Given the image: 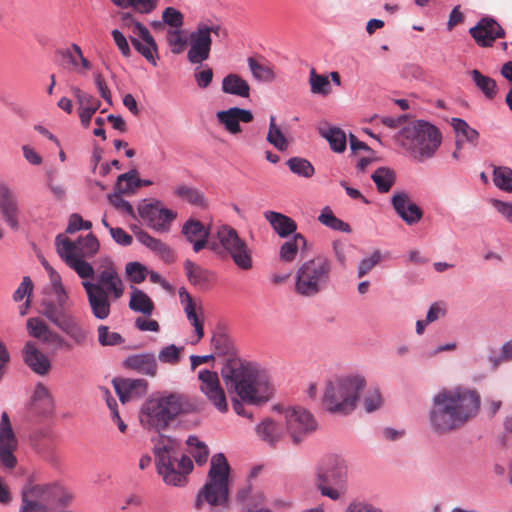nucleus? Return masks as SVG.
Listing matches in <instances>:
<instances>
[{"label": "nucleus", "instance_id": "nucleus-1", "mask_svg": "<svg viewBox=\"0 0 512 512\" xmlns=\"http://www.w3.org/2000/svg\"><path fill=\"white\" fill-rule=\"evenodd\" d=\"M222 377L228 388L233 389L240 400L232 402L234 411L241 416L251 417L243 402L259 405L267 402L273 394L268 376L255 365L240 359L228 358L221 369Z\"/></svg>", "mask_w": 512, "mask_h": 512}, {"label": "nucleus", "instance_id": "nucleus-2", "mask_svg": "<svg viewBox=\"0 0 512 512\" xmlns=\"http://www.w3.org/2000/svg\"><path fill=\"white\" fill-rule=\"evenodd\" d=\"M480 408V395L466 388L444 389L432 399L428 418L431 428L438 434L459 429L474 418Z\"/></svg>", "mask_w": 512, "mask_h": 512}, {"label": "nucleus", "instance_id": "nucleus-3", "mask_svg": "<svg viewBox=\"0 0 512 512\" xmlns=\"http://www.w3.org/2000/svg\"><path fill=\"white\" fill-rule=\"evenodd\" d=\"M92 279H82L92 316L97 320H106L111 314L112 303L125 294V283L118 267L109 256L100 257L94 268Z\"/></svg>", "mask_w": 512, "mask_h": 512}, {"label": "nucleus", "instance_id": "nucleus-4", "mask_svg": "<svg viewBox=\"0 0 512 512\" xmlns=\"http://www.w3.org/2000/svg\"><path fill=\"white\" fill-rule=\"evenodd\" d=\"M200 410V401L193 397L178 392L165 393L148 399L142 405L139 420L143 428L160 432L178 416Z\"/></svg>", "mask_w": 512, "mask_h": 512}, {"label": "nucleus", "instance_id": "nucleus-5", "mask_svg": "<svg viewBox=\"0 0 512 512\" xmlns=\"http://www.w3.org/2000/svg\"><path fill=\"white\" fill-rule=\"evenodd\" d=\"M154 455L157 472L166 484L185 485L193 463L181 453L180 443L175 438L161 434L155 444Z\"/></svg>", "mask_w": 512, "mask_h": 512}, {"label": "nucleus", "instance_id": "nucleus-6", "mask_svg": "<svg viewBox=\"0 0 512 512\" xmlns=\"http://www.w3.org/2000/svg\"><path fill=\"white\" fill-rule=\"evenodd\" d=\"M55 246L59 257L81 279H92L94 277V267L85 260V258L93 257L99 250L100 244L94 234L89 233L76 241L70 240L63 234H58L55 238Z\"/></svg>", "mask_w": 512, "mask_h": 512}, {"label": "nucleus", "instance_id": "nucleus-7", "mask_svg": "<svg viewBox=\"0 0 512 512\" xmlns=\"http://www.w3.org/2000/svg\"><path fill=\"white\" fill-rule=\"evenodd\" d=\"M230 466L223 453L212 456L210 469L204 486L199 490L195 508L201 510L204 502L211 506H227L229 501Z\"/></svg>", "mask_w": 512, "mask_h": 512}, {"label": "nucleus", "instance_id": "nucleus-8", "mask_svg": "<svg viewBox=\"0 0 512 512\" xmlns=\"http://www.w3.org/2000/svg\"><path fill=\"white\" fill-rule=\"evenodd\" d=\"M397 140L412 156L431 158L442 143V134L430 122L416 120L408 123L399 132Z\"/></svg>", "mask_w": 512, "mask_h": 512}, {"label": "nucleus", "instance_id": "nucleus-9", "mask_svg": "<svg viewBox=\"0 0 512 512\" xmlns=\"http://www.w3.org/2000/svg\"><path fill=\"white\" fill-rule=\"evenodd\" d=\"M365 387V380L360 376L339 378L327 384L322 403L331 413L347 415L352 412L360 392Z\"/></svg>", "mask_w": 512, "mask_h": 512}, {"label": "nucleus", "instance_id": "nucleus-10", "mask_svg": "<svg viewBox=\"0 0 512 512\" xmlns=\"http://www.w3.org/2000/svg\"><path fill=\"white\" fill-rule=\"evenodd\" d=\"M332 272L331 261L316 256L304 261L296 270L294 290L302 297H314L327 289Z\"/></svg>", "mask_w": 512, "mask_h": 512}, {"label": "nucleus", "instance_id": "nucleus-11", "mask_svg": "<svg viewBox=\"0 0 512 512\" xmlns=\"http://www.w3.org/2000/svg\"><path fill=\"white\" fill-rule=\"evenodd\" d=\"M210 250L221 257H230L241 270L249 271L253 268L252 250L229 225L217 227Z\"/></svg>", "mask_w": 512, "mask_h": 512}, {"label": "nucleus", "instance_id": "nucleus-12", "mask_svg": "<svg viewBox=\"0 0 512 512\" xmlns=\"http://www.w3.org/2000/svg\"><path fill=\"white\" fill-rule=\"evenodd\" d=\"M66 307L57 308L54 304L47 302L42 315L68 337L72 346L84 347L89 341V331L81 319L69 312Z\"/></svg>", "mask_w": 512, "mask_h": 512}, {"label": "nucleus", "instance_id": "nucleus-13", "mask_svg": "<svg viewBox=\"0 0 512 512\" xmlns=\"http://www.w3.org/2000/svg\"><path fill=\"white\" fill-rule=\"evenodd\" d=\"M316 486L321 495L333 501L345 498L348 491V469L343 463L336 462L322 467L316 473Z\"/></svg>", "mask_w": 512, "mask_h": 512}, {"label": "nucleus", "instance_id": "nucleus-14", "mask_svg": "<svg viewBox=\"0 0 512 512\" xmlns=\"http://www.w3.org/2000/svg\"><path fill=\"white\" fill-rule=\"evenodd\" d=\"M286 430L294 444L301 443L317 430L314 416L305 408L288 407L284 410Z\"/></svg>", "mask_w": 512, "mask_h": 512}, {"label": "nucleus", "instance_id": "nucleus-15", "mask_svg": "<svg viewBox=\"0 0 512 512\" xmlns=\"http://www.w3.org/2000/svg\"><path fill=\"white\" fill-rule=\"evenodd\" d=\"M138 212L150 228L161 233L168 232L171 223L176 218L174 211L163 208L159 202L148 203L143 201L138 207Z\"/></svg>", "mask_w": 512, "mask_h": 512}, {"label": "nucleus", "instance_id": "nucleus-16", "mask_svg": "<svg viewBox=\"0 0 512 512\" xmlns=\"http://www.w3.org/2000/svg\"><path fill=\"white\" fill-rule=\"evenodd\" d=\"M18 441L12 430L9 416L6 412L1 415L0 421V464L6 469H14L17 458L14 452L17 450Z\"/></svg>", "mask_w": 512, "mask_h": 512}, {"label": "nucleus", "instance_id": "nucleus-17", "mask_svg": "<svg viewBox=\"0 0 512 512\" xmlns=\"http://www.w3.org/2000/svg\"><path fill=\"white\" fill-rule=\"evenodd\" d=\"M469 34L481 48L492 47L497 39L505 37L503 27L492 17H482L475 26L469 29Z\"/></svg>", "mask_w": 512, "mask_h": 512}, {"label": "nucleus", "instance_id": "nucleus-18", "mask_svg": "<svg viewBox=\"0 0 512 512\" xmlns=\"http://www.w3.org/2000/svg\"><path fill=\"white\" fill-rule=\"evenodd\" d=\"M189 39L188 61L192 64H200L207 60L210 56L212 39L206 29V24H198L196 30L190 34Z\"/></svg>", "mask_w": 512, "mask_h": 512}, {"label": "nucleus", "instance_id": "nucleus-19", "mask_svg": "<svg viewBox=\"0 0 512 512\" xmlns=\"http://www.w3.org/2000/svg\"><path fill=\"white\" fill-rule=\"evenodd\" d=\"M198 379L201 392L207 396L219 411L225 412L227 410V402L224 390L220 386L218 374L204 369L199 371Z\"/></svg>", "mask_w": 512, "mask_h": 512}, {"label": "nucleus", "instance_id": "nucleus-20", "mask_svg": "<svg viewBox=\"0 0 512 512\" xmlns=\"http://www.w3.org/2000/svg\"><path fill=\"white\" fill-rule=\"evenodd\" d=\"M181 234L186 241L193 246L195 253L200 252L204 248L210 249L212 238L210 239V229L196 219H188L182 226Z\"/></svg>", "mask_w": 512, "mask_h": 512}, {"label": "nucleus", "instance_id": "nucleus-21", "mask_svg": "<svg viewBox=\"0 0 512 512\" xmlns=\"http://www.w3.org/2000/svg\"><path fill=\"white\" fill-rule=\"evenodd\" d=\"M135 36H130L133 47L153 66L157 65L158 48L149 30L142 23H135Z\"/></svg>", "mask_w": 512, "mask_h": 512}, {"label": "nucleus", "instance_id": "nucleus-22", "mask_svg": "<svg viewBox=\"0 0 512 512\" xmlns=\"http://www.w3.org/2000/svg\"><path fill=\"white\" fill-rule=\"evenodd\" d=\"M0 213L4 222L12 229H19V205L15 192L0 184Z\"/></svg>", "mask_w": 512, "mask_h": 512}, {"label": "nucleus", "instance_id": "nucleus-23", "mask_svg": "<svg viewBox=\"0 0 512 512\" xmlns=\"http://www.w3.org/2000/svg\"><path fill=\"white\" fill-rule=\"evenodd\" d=\"M179 298L187 320L194 328L196 339L192 343L196 344L204 336V315L202 309L201 307L197 308L192 296L185 288L179 289Z\"/></svg>", "mask_w": 512, "mask_h": 512}, {"label": "nucleus", "instance_id": "nucleus-24", "mask_svg": "<svg viewBox=\"0 0 512 512\" xmlns=\"http://www.w3.org/2000/svg\"><path fill=\"white\" fill-rule=\"evenodd\" d=\"M392 206L395 209L398 216L407 224L413 225L418 223L422 216L423 212L420 207H418L411 199L408 193L406 192H396L392 197Z\"/></svg>", "mask_w": 512, "mask_h": 512}, {"label": "nucleus", "instance_id": "nucleus-25", "mask_svg": "<svg viewBox=\"0 0 512 512\" xmlns=\"http://www.w3.org/2000/svg\"><path fill=\"white\" fill-rule=\"evenodd\" d=\"M184 270L189 283L200 291L210 290L216 282V274L187 259L184 261Z\"/></svg>", "mask_w": 512, "mask_h": 512}, {"label": "nucleus", "instance_id": "nucleus-26", "mask_svg": "<svg viewBox=\"0 0 512 512\" xmlns=\"http://www.w3.org/2000/svg\"><path fill=\"white\" fill-rule=\"evenodd\" d=\"M22 356L24 363L37 375L45 376L51 370V361L32 341L26 342Z\"/></svg>", "mask_w": 512, "mask_h": 512}, {"label": "nucleus", "instance_id": "nucleus-27", "mask_svg": "<svg viewBox=\"0 0 512 512\" xmlns=\"http://www.w3.org/2000/svg\"><path fill=\"white\" fill-rule=\"evenodd\" d=\"M112 382L123 404L133 398L144 396L148 390V382L145 379L116 378Z\"/></svg>", "mask_w": 512, "mask_h": 512}, {"label": "nucleus", "instance_id": "nucleus-28", "mask_svg": "<svg viewBox=\"0 0 512 512\" xmlns=\"http://www.w3.org/2000/svg\"><path fill=\"white\" fill-rule=\"evenodd\" d=\"M123 365L125 368L136 371L139 374L155 377L158 365L153 353H139L128 356Z\"/></svg>", "mask_w": 512, "mask_h": 512}, {"label": "nucleus", "instance_id": "nucleus-29", "mask_svg": "<svg viewBox=\"0 0 512 512\" xmlns=\"http://www.w3.org/2000/svg\"><path fill=\"white\" fill-rule=\"evenodd\" d=\"M218 121L225 126L226 130L232 134L241 131L239 122L249 123L253 120V114L249 110L233 107L228 110L217 113Z\"/></svg>", "mask_w": 512, "mask_h": 512}, {"label": "nucleus", "instance_id": "nucleus-30", "mask_svg": "<svg viewBox=\"0 0 512 512\" xmlns=\"http://www.w3.org/2000/svg\"><path fill=\"white\" fill-rule=\"evenodd\" d=\"M237 500L242 504L240 512H272L263 506L264 494L260 491L253 492L250 487L239 490Z\"/></svg>", "mask_w": 512, "mask_h": 512}, {"label": "nucleus", "instance_id": "nucleus-31", "mask_svg": "<svg viewBox=\"0 0 512 512\" xmlns=\"http://www.w3.org/2000/svg\"><path fill=\"white\" fill-rule=\"evenodd\" d=\"M50 294L45 297L41 301V312L44 311L45 303L50 302L55 305V307L68 306L69 303V295L62 285L60 275L50 269Z\"/></svg>", "mask_w": 512, "mask_h": 512}, {"label": "nucleus", "instance_id": "nucleus-32", "mask_svg": "<svg viewBox=\"0 0 512 512\" xmlns=\"http://www.w3.org/2000/svg\"><path fill=\"white\" fill-rule=\"evenodd\" d=\"M263 215L279 237L287 238L291 234H295L297 224L287 215L275 211H266Z\"/></svg>", "mask_w": 512, "mask_h": 512}, {"label": "nucleus", "instance_id": "nucleus-33", "mask_svg": "<svg viewBox=\"0 0 512 512\" xmlns=\"http://www.w3.org/2000/svg\"><path fill=\"white\" fill-rule=\"evenodd\" d=\"M136 237L143 245L158 254L165 262H172L174 260L173 250L166 243L150 236L144 231L138 232Z\"/></svg>", "mask_w": 512, "mask_h": 512}, {"label": "nucleus", "instance_id": "nucleus-34", "mask_svg": "<svg viewBox=\"0 0 512 512\" xmlns=\"http://www.w3.org/2000/svg\"><path fill=\"white\" fill-rule=\"evenodd\" d=\"M222 90L226 94L236 95L242 98H248L250 95L248 82L234 73L228 74L223 78Z\"/></svg>", "mask_w": 512, "mask_h": 512}, {"label": "nucleus", "instance_id": "nucleus-35", "mask_svg": "<svg viewBox=\"0 0 512 512\" xmlns=\"http://www.w3.org/2000/svg\"><path fill=\"white\" fill-rule=\"evenodd\" d=\"M258 436L266 443L274 446L283 439L282 427L271 419L262 421L257 427Z\"/></svg>", "mask_w": 512, "mask_h": 512}, {"label": "nucleus", "instance_id": "nucleus-36", "mask_svg": "<svg viewBox=\"0 0 512 512\" xmlns=\"http://www.w3.org/2000/svg\"><path fill=\"white\" fill-rule=\"evenodd\" d=\"M32 409L39 414L50 413L53 409V399L49 389L42 383L35 386L32 397Z\"/></svg>", "mask_w": 512, "mask_h": 512}, {"label": "nucleus", "instance_id": "nucleus-37", "mask_svg": "<svg viewBox=\"0 0 512 512\" xmlns=\"http://www.w3.org/2000/svg\"><path fill=\"white\" fill-rule=\"evenodd\" d=\"M62 55L78 74H84L92 68L91 62L84 57L80 46L77 44H72L70 49L62 52Z\"/></svg>", "mask_w": 512, "mask_h": 512}, {"label": "nucleus", "instance_id": "nucleus-38", "mask_svg": "<svg viewBox=\"0 0 512 512\" xmlns=\"http://www.w3.org/2000/svg\"><path fill=\"white\" fill-rule=\"evenodd\" d=\"M319 132L328 141L333 151L343 152L346 149V135L340 128L327 125L320 127Z\"/></svg>", "mask_w": 512, "mask_h": 512}, {"label": "nucleus", "instance_id": "nucleus-39", "mask_svg": "<svg viewBox=\"0 0 512 512\" xmlns=\"http://www.w3.org/2000/svg\"><path fill=\"white\" fill-rule=\"evenodd\" d=\"M129 308L145 316H150L154 310V303L146 293L135 288L131 292Z\"/></svg>", "mask_w": 512, "mask_h": 512}, {"label": "nucleus", "instance_id": "nucleus-40", "mask_svg": "<svg viewBox=\"0 0 512 512\" xmlns=\"http://www.w3.org/2000/svg\"><path fill=\"white\" fill-rule=\"evenodd\" d=\"M475 86L485 95L487 99H493L496 96L497 84L494 79L482 74L479 70L473 69L469 72Z\"/></svg>", "mask_w": 512, "mask_h": 512}, {"label": "nucleus", "instance_id": "nucleus-41", "mask_svg": "<svg viewBox=\"0 0 512 512\" xmlns=\"http://www.w3.org/2000/svg\"><path fill=\"white\" fill-rule=\"evenodd\" d=\"M306 246V239L302 234H294L292 239L283 243L280 248V259L284 262L295 260L299 248Z\"/></svg>", "mask_w": 512, "mask_h": 512}, {"label": "nucleus", "instance_id": "nucleus-42", "mask_svg": "<svg viewBox=\"0 0 512 512\" xmlns=\"http://www.w3.org/2000/svg\"><path fill=\"white\" fill-rule=\"evenodd\" d=\"M309 84L314 95L327 96L332 92L329 76L317 74L314 68L309 73Z\"/></svg>", "mask_w": 512, "mask_h": 512}, {"label": "nucleus", "instance_id": "nucleus-43", "mask_svg": "<svg viewBox=\"0 0 512 512\" xmlns=\"http://www.w3.org/2000/svg\"><path fill=\"white\" fill-rule=\"evenodd\" d=\"M248 66L253 77L257 81L272 82L275 79L273 69L268 64L259 61L253 57L247 59Z\"/></svg>", "mask_w": 512, "mask_h": 512}, {"label": "nucleus", "instance_id": "nucleus-44", "mask_svg": "<svg viewBox=\"0 0 512 512\" xmlns=\"http://www.w3.org/2000/svg\"><path fill=\"white\" fill-rule=\"evenodd\" d=\"M371 177L381 193L388 192L395 182L394 171L387 167L378 168Z\"/></svg>", "mask_w": 512, "mask_h": 512}, {"label": "nucleus", "instance_id": "nucleus-45", "mask_svg": "<svg viewBox=\"0 0 512 512\" xmlns=\"http://www.w3.org/2000/svg\"><path fill=\"white\" fill-rule=\"evenodd\" d=\"M111 2L120 8L132 7L139 13H151L156 7L158 0H111Z\"/></svg>", "mask_w": 512, "mask_h": 512}, {"label": "nucleus", "instance_id": "nucleus-46", "mask_svg": "<svg viewBox=\"0 0 512 512\" xmlns=\"http://www.w3.org/2000/svg\"><path fill=\"white\" fill-rule=\"evenodd\" d=\"M186 443L189 447V453L193 456L195 462L200 466L205 464L209 456L207 445L196 436H190Z\"/></svg>", "mask_w": 512, "mask_h": 512}, {"label": "nucleus", "instance_id": "nucleus-47", "mask_svg": "<svg viewBox=\"0 0 512 512\" xmlns=\"http://www.w3.org/2000/svg\"><path fill=\"white\" fill-rule=\"evenodd\" d=\"M266 139L279 151H285L288 148V141L281 129L276 125L273 115L270 116L269 130Z\"/></svg>", "mask_w": 512, "mask_h": 512}, {"label": "nucleus", "instance_id": "nucleus-48", "mask_svg": "<svg viewBox=\"0 0 512 512\" xmlns=\"http://www.w3.org/2000/svg\"><path fill=\"white\" fill-rule=\"evenodd\" d=\"M450 125L458 138L462 137L471 143L477 141L479 133L474 128L470 127L465 120L453 117L450 120Z\"/></svg>", "mask_w": 512, "mask_h": 512}, {"label": "nucleus", "instance_id": "nucleus-49", "mask_svg": "<svg viewBox=\"0 0 512 512\" xmlns=\"http://www.w3.org/2000/svg\"><path fill=\"white\" fill-rule=\"evenodd\" d=\"M27 330L30 336L43 343L52 329L43 319L32 317L27 320Z\"/></svg>", "mask_w": 512, "mask_h": 512}, {"label": "nucleus", "instance_id": "nucleus-50", "mask_svg": "<svg viewBox=\"0 0 512 512\" xmlns=\"http://www.w3.org/2000/svg\"><path fill=\"white\" fill-rule=\"evenodd\" d=\"M211 346L218 356L232 355L234 348L229 337L224 333H214L211 339Z\"/></svg>", "mask_w": 512, "mask_h": 512}, {"label": "nucleus", "instance_id": "nucleus-51", "mask_svg": "<svg viewBox=\"0 0 512 512\" xmlns=\"http://www.w3.org/2000/svg\"><path fill=\"white\" fill-rule=\"evenodd\" d=\"M70 91L72 95L75 97L78 109H99L100 108V101L93 97L92 95L82 91L77 86H72L70 88Z\"/></svg>", "mask_w": 512, "mask_h": 512}, {"label": "nucleus", "instance_id": "nucleus-52", "mask_svg": "<svg viewBox=\"0 0 512 512\" xmlns=\"http://www.w3.org/2000/svg\"><path fill=\"white\" fill-rule=\"evenodd\" d=\"M318 220L325 226L338 231L349 232V224L335 217L333 212L328 208H324L318 217Z\"/></svg>", "mask_w": 512, "mask_h": 512}, {"label": "nucleus", "instance_id": "nucleus-53", "mask_svg": "<svg viewBox=\"0 0 512 512\" xmlns=\"http://www.w3.org/2000/svg\"><path fill=\"white\" fill-rule=\"evenodd\" d=\"M97 335L102 346H116L125 342L121 334L110 331L109 327L105 325L98 326Z\"/></svg>", "mask_w": 512, "mask_h": 512}, {"label": "nucleus", "instance_id": "nucleus-54", "mask_svg": "<svg viewBox=\"0 0 512 512\" xmlns=\"http://www.w3.org/2000/svg\"><path fill=\"white\" fill-rule=\"evenodd\" d=\"M125 274L129 281L140 284L146 279L148 269L140 262L132 261L125 265Z\"/></svg>", "mask_w": 512, "mask_h": 512}, {"label": "nucleus", "instance_id": "nucleus-55", "mask_svg": "<svg viewBox=\"0 0 512 512\" xmlns=\"http://www.w3.org/2000/svg\"><path fill=\"white\" fill-rule=\"evenodd\" d=\"M140 186V180L134 172L121 174L117 177L116 189L119 194H127L133 192L134 188Z\"/></svg>", "mask_w": 512, "mask_h": 512}, {"label": "nucleus", "instance_id": "nucleus-56", "mask_svg": "<svg viewBox=\"0 0 512 512\" xmlns=\"http://www.w3.org/2000/svg\"><path fill=\"white\" fill-rule=\"evenodd\" d=\"M175 194L192 205H204L203 195L197 189L188 186H179L176 188Z\"/></svg>", "mask_w": 512, "mask_h": 512}, {"label": "nucleus", "instance_id": "nucleus-57", "mask_svg": "<svg viewBox=\"0 0 512 512\" xmlns=\"http://www.w3.org/2000/svg\"><path fill=\"white\" fill-rule=\"evenodd\" d=\"M495 185L503 190H512V170L508 167H496L493 172Z\"/></svg>", "mask_w": 512, "mask_h": 512}, {"label": "nucleus", "instance_id": "nucleus-58", "mask_svg": "<svg viewBox=\"0 0 512 512\" xmlns=\"http://www.w3.org/2000/svg\"><path fill=\"white\" fill-rule=\"evenodd\" d=\"M167 42L173 54L182 53L187 44V40L182 36L179 28L171 29L167 32Z\"/></svg>", "mask_w": 512, "mask_h": 512}, {"label": "nucleus", "instance_id": "nucleus-59", "mask_svg": "<svg viewBox=\"0 0 512 512\" xmlns=\"http://www.w3.org/2000/svg\"><path fill=\"white\" fill-rule=\"evenodd\" d=\"M182 350H183L182 347L179 348V347L175 346L174 344H171V345L163 347L159 351L158 358H159L160 362H162V363L176 365L180 361Z\"/></svg>", "mask_w": 512, "mask_h": 512}, {"label": "nucleus", "instance_id": "nucleus-60", "mask_svg": "<svg viewBox=\"0 0 512 512\" xmlns=\"http://www.w3.org/2000/svg\"><path fill=\"white\" fill-rule=\"evenodd\" d=\"M381 252L374 251L368 258L362 259L358 265V277L362 278L367 275L381 261Z\"/></svg>", "mask_w": 512, "mask_h": 512}, {"label": "nucleus", "instance_id": "nucleus-61", "mask_svg": "<svg viewBox=\"0 0 512 512\" xmlns=\"http://www.w3.org/2000/svg\"><path fill=\"white\" fill-rule=\"evenodd\" d=\"M163 22L170 27L177 29L183 25V14L173 7H167L162 13Z\"/></svg>", "mask_w": 512, "mask_h": 512}, {"label": "nucleus", "instance_id": "nucleus-62", "mask_svg": "<svg viewBox=\"0 0 512 512\" xmlns=\"http://www.w3.org/2000/svg\"><path fill=\"white\" fill-rule=\"evenodd\" d=\"M43 343L53 347L54 349H72V345L69 342V340H67L63 335L54 330L50 331V333L48 334L47 338Z\"/></svg>", "mask_w": 512, "mask_h": 512}, {"label": "nucleus", "instance_id": "nucleus-63", "mask_svg": "<svg viewBox=\"0 0 512 512\" xmlns=\"http://www.w3.org/2000/svg\"><path fill=\"white\" fill-rule=\"evenodd\" d=\"M364 408L367 412H373L382 405V397L377 389L369 390L363 400Z\"/></svg>", "mask_w": 512, "mask_h": 512}, {"label": "nucleus", "instance_id": "nucleus-64", "mask_svg": "<svg viewBox=\"0 0 512 512\" xmlns=\"http://www.w3.org/2000/svg\"><path fill=\"white\" fill-rule=\"evenodd\" d=\"M287 164L290 171L300 177L310 178L315 173L311 162H287Z\"/></svg>", "mask_w": 512, "mask_h": 512}]
</instances>
